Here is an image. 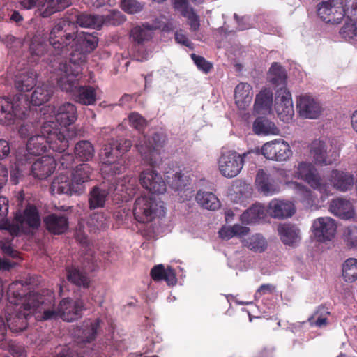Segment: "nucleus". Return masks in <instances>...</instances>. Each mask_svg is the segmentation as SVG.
Instances as JSON below:
<instances>
[{
  "label": "nucleus",
  "instance_id": "f257e3e1",
  "mask_svg": "<svg viewBox=\"0 0 357 357\" xmlns=\"http://www.w3.org/2000/svg\"><path fill=\"white\" fill-rule=\"evenodd\" d=\"M69 26L66 20L56 23L50 33V44L57 54H63V57L72 64L82 66L86 61V54L97 47L98 39L96 36L86 33H67Z\"/></svg>",
  "mask_w": 357,
  "mask_h": 357
},
{
  "label": "nucleus",
  "instance_id": "f03ea898",
  "mask_svg": "<svg viewBox=\"0 0 357 357\" xmlns=\"http://www.w3.org/2000/svg\"><path fill=\"white\" fill-rule=\"evenodd\" d=\"M22 287V283L17 281L11 283L8 288V300L13 306L12 309L9 307L7 309L6 326L13 333L26 329L28 320L33 314L36 319L43 321L42 313L38 310L40 303L35 299V296L39 297V294L30 293L26 295Z\"/></svg>",
  "mask_w": 357,
  "mask_h": 357
},
{
  "label": "nucleus",
  "instance_id": "7ed1b4c3",
  "mask_svg": "<svg viewBox=\"0 0 357 357\" xmlns=\"http://www.w3.org/2000/svg\"><path fill=\"white\" fill-rule=\"evenodd\" d=\"M40 305L38 310L42 313L43 320L62 319L65 321H73L82 316V311L85 310L84 302L81 299L73 301L66 298L61 301L59 306L55 307L54 297L51 294L47 295L39 294L36 297Z\"/></svg>",
  "mask_w": 357,
  "mask_h": 357
},
{
  "label": "nucleus",
  "instance_id": "20e7f679",
  "mask_svg": "<svg viewBox=\"0 0 357 357\" xmlns=\"http://www.w3.org/2000/svg\"><path fill=\"white\" fill-rule=\"evenodd\" d=\"M27 157L16 156L15 165L20 174H29L38 179H44L54 172L56 162L54 156L46 155L40 158L33 155Z\"/></svg>",
  "mask_w": 357,
  "mask_h": 357
},
{
  "label": "nucleus",
  "instance_id": "39448f33",
  "mask_svg": "<svg viewBox=\"0 0 357 357\" xmlns=\"http://www.w3.org/2000/svg\"><path fill=\"white\" fill-rule=\"evenodd\" d=\"M132 142L129 139H112L100 150L99 156L103 164H112L110 171L114 174H121L126 169V161L122 155L130 150Z\"/></svg>",
  "mask_w": 357,
  "mask_h": 357
},
{
  "label": "nucleus",
  "instance_id": "423d86ee",
  "mask_svg": "<svg viewBox=\"0 0 357 357\" xmlns=\"http://www.w3.org/2000/svg\"><path fill=\"white\" fill-rule=\"evenodd\" d=\"M29 97L22 93L11 98L0 97V123L3 125L14 124L17 119L28 116Z\"/></svg>",
  "mask_w": 357,
  "mask_h": 357
},
{
  "label": "nucleus",
  "instance_id": "0eeeda50",
  "mask_svg": "<svg viewBox=\"0 0 357 357\" xmlns=\"http://www.w3.org/2000/svg\"><path fill=\"white\" fill-rule=\"evenodd\" d=\"M56 75L58 86L71 95L79 86L82 68L77 64H72L67 59H58L57 63L52 67Z\"/></svg>",
  "mask_w": 357,
  "mask_h": 357
},
{
  "label": "nucleus",
  "instance_id": "6e6552de",
  "mask_svg": "<svg viewBox=\"0 0 357 357\" xmlns=\"http://www.w3.org/2000/svg\"><path fill=\"white\" fill-rule=\"evenodd\" d=\"M40 132L46 135L48 148L60 153L67 149L70 142L77 135L73 130L60 128L54 120L43 122Z\"/></svg>",
  "mask_w": 357,
  "mask_h": 357
},
{
  "label": "nucleus",
  "instance_id": "1a4fd4ad",
  "mask_svg": "<svg viewBox=\"0 0 357 357\" xmlns=\"http://www.w3.org/2000/svg\"><path fill=\"white\" fill-rule=\"evenodd\" d=\"M165 142L161 133L155 132L151 137H141L135 144L142 160L152 167H157L160 160V149Z\"/></svg>",
  "mask_w": 357,
  "mask_h": 357
},
{
  "label": "nucleus",
  "instance_id": "9d476101",
  "mask_svg": "<svg viewBox=\"0 0 357 357\" xmlns=\"http://www.w3.org/2000/svg\"><path fill=\"white\" fill-rule=\"evenodd\" d=\"M133 214L136 220L146 223L156 217L164 216L165 211L162 202L151 197L142 196L135 202Z\"/></svg>",
  "mask_w": 357,
  "mask_h": 357
},
{
  "label": "nucleus",
  "instance_id": "9b49d317",
  "mask_svg": "<svg viewBox=\"0 0 357 357\" xmlns=\"http://www.w3.org/2000/svg\"><path fill=\"white\" fill-rule=\"evenodd\" d=\"M97 267L94 257L86 253L82 258L81 268L72 266L66 269L68 280L78 287L87 289L91 282L87 272L95 271Z\"/></svg>",
  "mask_w": 357,
  "mask_h": 357
},
{
  "label": "nucleus",
  "instance_id": "f8f14e48",
  "mask_svg": "<svg viewBox=\"0 0 357 357\" xmlns=\"http://www.w3.org/2000/svg\"><path fill=\"white\" fill-rule=\"evenodd\" d=\"M15 225H9L8 229L13 235L22 232L27 234L31 229H37L40 225L38 211L33 205L26 206L22 213H17L15 218Z\"/></svg>",
  "mask_w": 357,
  "mask_h": 357
},
{
  "label": "nucleus",
  "instance_id": "ddd939ff",
  "mask_svg": "<svg viewBox=\"0 0 357 357\" xmlns=\"http://www.w3.org/2000/svg\"><path fill=\"white\" fill-rule=\"evenodd\" d=\"M294 177L304 180L312 188L322 194L327 195L330 192L329 185L320 177L317 169L310 162H301L298 163L294 172Z\"/></svg>",
  "mask_w": 357,
  "mask_h": 357
},
{
  "label": "nucleus",
  "instance_id": "4468645a",
  "mask_svg": "<svg viewBox=\"0 0 357 357\" xmlns=\"http://www.w3.org/2000/svg\"><path fill=\"white\" fill-rule=\"evenodd\" d=\"M57 52H59V49L56 50L54 47H51L50 37L47 40H45L40 37L39 34H36L33 36L29 45L30 59L31 61L36 62L40 57L47 56L44 59L49 61L52 67V64L57 63L58 59L63 58V54H57Z\"/></svg>",
  "mask_w": 357,
  "mask_h": 357
},
{
  "label": "nucleus",
  "instance_id": "2eb2a0df",
  "mask_svg": "<svg viewBox=\"0 0 357 357\" xmlns=\"http://www.w3.org/2000/svg\"><path fill=\"white\" fill-rule=\"evenodd\" d=\"M234 151H228L222 153L218 160L220 174L227 178H233L241 171L244 165V157Z\"/></svg>",
  "mask_w": 357,
  "mask_h": 357
},
{
  "label": "nucleus",
  "instance_id": "dca6fc26",
  "mask_svg": "<svg viewBox=\"0 0 357 357\" xmlns=\"http://www.w3.org/2000/svg\"><path fill=\"white\" fill-rule=\"evenodd\" d=\"M343 0H324L317 6V14L323 21L339 24L344 17Z\"/></svg>",
  "mask_w": 357,
  "mask_h": 357
},
{
  "label": "nucleus",
  "instance_id": "f3484780",
  "mask_svg": "<svg viewBox=\"0 0 357 357\" xmlns=\"http://www.w3.org/2000/svg\"><path fill=\"white\" fill-rule=\"evenodd\" d=\"M275 109L278 117L284 122H289L294 115L291 94L286 87L276 90Z\"/></svg>",
  "mask_w": 357,
  "mask_h": 357
},
{
  "label": "nucleus",
  "instance_id": "a211bd4d",
  "mask_svg": "<svg viewBox=\"0 0 357 357\" xmlns=\"http://www.w3.org/2000/svg\"><path fill=\"white\" fill-rule=\"evenodd\" d=\"M296 109L300 116L305 119H317L321 113L320 102L310 93L301 94L296 99Z\"/></svg>",
  "mask_w": 357,
  "mask_h": 357
},
{
  "label": "nucleus",
  "instance_id": "6ab92c4d",
  "mask_svg": "<svg viewBox=\"0 0 357 357\" xmlns=\"http://www.w3.org/2000/svg\"><path fill=\"white\" fill-rule=\"evenodd\" d=\"M291 153L289 144L281 139L266 142L261 147V154L268 160L284 161Z\"/></svg>",
  "mask_w": 357,
  "mask_h": 357
},
{
  "label": "nucleus",
  "instance_id": "aec40b11",
  "mask_svg": "<svg viewBox=\"0 0 357 357\" xmlns=\"http://www.w3.org/2000/svg\"><path fill=\"white\" fill-rule=\"evenodd\" d=\"M142 186L152 194H163L166 191V183L162 176L153 169H146L139 174Z\"/></svg>",
  "mask_w": 357,
  "mask_h": 357
},
{
  "label": "nucleus",
  "instance_id": "412c9836",
  "mask_svg": "<svg viewBox=\"0 0 357 357\" xmlns=\"http://www.w3.org/2000/svg\"><path fill=\"white\" fill-rule=\"evenodd\" d=\"M313 231L317 241L324 242L331 240L336 231L334 220L329 217H321L314 220Z\"/></svg>",
  "mask_w": 357,
  "mask_h": 357
},
{
  "label": "nucleus",
  "instance_id": "4be33fe9",
  "mask_svg": "<svg viewBox=\"0 0 357 357\" xmlns=\"http://www.w3.org/2000/svg\"><path fill=\"white\" fill-rule=\"evenodd\" d=\"M51 190L57 194H82L80 184H76L73 178L70 179L68 176L62 173L54 178L51 184Z\"/></svg>",
  "mask_w": 357,
  "mask_h": 357
},
{
  "label": "nucleus",
  "instance_id": "5701e85b",
  "mask_svg": "<svg viewBox=\"0 0 357 357\" xmlns=\"http://www.w3.org/2000/svg\"><path fill=\"white\" fill-rule=\"evenodd\" d=\"M41 132V135L31 136L28 139L26 149L18 152L16 156L33 155L37 158L43 153L47 152L48 148L47 138Z\"/></svg>",
  "mask_w": 357,
  "mask_h": 357
},
{
  "label": "nucleus",
  "instance_id": "b1692460",
  "mask_svg": "<svg viewBox=\"0 0 357 357\" xmlns=\"http://www.w3.org/2000/svg\"><path fill=\"white\" fill-rule=\"evenodd\" d=\"M255 183L259 191L265 196H271L280 192L279 181L263 169L257 172Z\"/></svg>",
  "mask_w": 357,
  "mask_h": 357
},
{
  "label": "nucleus",
  "instance_id": "393cba45",
  "mask_svg": "<svg viewBox=\"0 0 357 357\" xmlns=\"http://www.w3.org/2000/svg\"><path fill=\"white\" fill-rule=\"evenodd\" d=\"M54 117L57 125L66 126L73 124L77 118V108L71 102H64L54 109Z\"/></svg>",
  "mask_w": 357,
  "mask_h": 357
},
{
  "label": "nucleus",
  "instance_id": "a878e982",
  "mask_svg": "<svg viewBox=\"0 0 357 357\" xmlns=\"http://www.w3.org/2000/svg\"><path fill=\"white\" fill-rule=\"evenodd\" d=\"M328 179L335 190L343 192L351 190L355 182L354 176L351 173L338 169H333Z\"/></svg>",
  "mask_w": 357,
  "mask_h": 357
},
{
  "label": "nucleus",
  "instance_id": "bb28decb",
  "mask_svg": "<svg viewBox=\"0 0 357 357\" xmlns=\"http://www.w3.org/2000/svg\"><path fill=\"white\" fill-rule=\"evenodd\" d=\"M43 222L47 230L55 235L65 233L69 226L68 218L64 214L56 213L45 216Z\"/></svg>",
  "mask_w": 357,
  "mask_h": 357
},
{
  "label": "nucleus",
  "instance_id": "cd10ccee",
  "mask_svg": "<svg viewBox=\"0 0 357 357\" xmlns=\"http://www.w3.org/2000/svg\"><path fill=\"white\" fill-rule=\"evenodd\" d=\"M71 12L68 21H66L69 24L70 23H76L82 27L97 29L102 27V20L100 15L80 13L77 10H71Z\"/></svg>",
  "mask_w": 357,
  "mask_h": 357
},
{
  "label": "nucleus",
  "instance_id": "c85d7f7f",
  "mask_svg": "<svg viewBox=\"0 0 357 357\" xmlns=\"http://www.w3.org/2000/svg\"><path fill=\"white\" fill-rule=\"evenodd\" d=\"M328 146L326 143L321 140H314L310 146V153L316 163L324 165H328L336 160L337 153L330 154L328 152Z\"/></svg>",
  "mask_w": 357,
  "mask_h": 357
},
{
  "label": "nucleus",
  "instance_id": "c756f323",
  "mask_svg": "<svg viewBox=\"0 0 357 357\" xmlns=\"http://www.w3.org/2000/svg\"><path fill=\"white\" fill-rule=\"evenodd\" d=\"M268 212L275 218L284 219L291 217L295 208L291 202L273 199L268 204Z\"/></svg>",
  "mask_w": 357,
  "mask_h": 357
},
{
  "label": "nucleus",
  "instance_id": "7c9ffc66",
  "mask_svg": "<svg viewBox=\"0 0 357 357\" xmlns=\"http://www.w3.org/2000/svg\"><path fill=\"white\" fill-rule=\"evenodd\" d=\"M330 211L342 219H350L354 216V208L351 202L343 198L333 199L329 206Z\"/></svg>",
  "mask_w": 357,
  "mask_h": 357
},
{
  "label": "nucleus",
  "instance_id": "2f4dec72",
  "mask_svg": "<svg viewBox=\"0 0 357 357\" xmlns=\"http://www.w3.org/2000/svg\"><path fill=\"white\" fill-rule=\"evenodd\" d=\"M73 100L84 105H93L96 102V91L91 86H79L72 94Z\"/></svg>",
  "mask_w": 357,
  "mask_h": 357
},
{
  "label": "nucleus",
  "instance_id": "473e14b6",
  "mask_svg": "<svg viewBox=\"0 0 357 357\" xmlns=\"http://www.w3.org/2000/svg\"><path fill=\"white\" fill-rule=\"evenodd\" d=\"M252 88L248 83L241 82L235 88L234 99L238 107L245 109L252 100Z\"/></svg>",
  "mask_w": 357,
  "mask_h": 357
},
{
  "label": "nucleus",
  "instance_id": "72a5a7b5",
  "mask_svg": "<svg viewBox=\"0 0 357 357\" xmlns=\"http://www.w3.org/2000/svg\"><path fill=\"white\" fill-rule=\"evenodd\" d=\"M281 241L285 245H292L300 238L298 228L291 224H281L278 228Z\"/></svg>",
  "mask_w": 357,
  "mask_h": 357
},
{
  "label": "nucleus",
  "instance_id": "f704fd0d",
  "mask_svg": "<svg viewBox=\"0 0 357 357\" xmlns=\"http://www.w3.org/2000/svg\"><path fill=\"white\" fill-rule=\"evenodd\" d=\"M272 104L273 93L270 89H264L256 96L255 112L257 114H265L271 109Z\"/></svg>",
  "mask_w": 357,
  "mask_h": 357
},
{
  "label": "nucleus",
  "instance_id": "c9c22d12",
  "mask_svg": "<svg viewBox=\"0 0 357 357\" xmlns=\"http://www.w3.org/2000/svg\"><path fill=\"white\" fill-rule=\"evenodd\" d=\"M151 275L154 281L165 280L168 285L176 283V274L172 268H165L162 264L155 266L151 271Z\"/></svg>",
  "mask_w": 357,
  "mask_h": 357
},
{
  "label": "nucleus",
  "instance_id": "e433bc0d",
  "mask_svg": "<svg viewBox=\"0 0 357 357\" xmlns=\"http://www.w3.org/2000/svg\"><path fill=\"white\" fill-rule=\"evenodd\" d=\"M70 4V0H43L42 8H40V15L43 17H48L53 13L65 9Z\"/></svg>",
  "mask_w": 357,
  "mask_h": 357
},
{
  "label": "nucleus",
  "instance_id": "4c0bfd02",
  "mask_svg": "<svg viewBox=\"0 0 357 357\" xmlns=\"http://www.w3.org/2000/svg\"><path fill=\"white\" fill-rule=\"evenodd\" d=\"M135 180L128 177H124L123 179L118 181L114 179V183L111 184L108 190L114 192L116 195H120L122 197L126 198V197L121 193L125 192L127 195L131 196L135 194Z\"/></svg>",
  "mask_w": 357,
  "mask_h": 357
},
{
  "label": "nucleus",
  "instance_id": "58836bf2",
  "mask_svg": "<svg viewBox=\"0 0 357 357\" xmlns=\"http://www.w3.org/2000/svg\"><path fill=\"white\" fill-rule=\"evenodd\" d=\"M253 131L258 135H278V128L275 123L264 117H258L255 119L252 126Z\"/></svg>",
  "mask_w": 357,
  "mask_h": 357
},
{
  "label": "nucleus",
  "instance_id": "ea45409f",
  "mask_svg": "<svg viewBox=\"0 0 357 357\" xmlns=\"http://www.w3.org/2000/svg\"><path fill=\"white\" fill-rule=\"evenodd\" d=\"M195 199L202 208L207 210L215 211L220 206L218 198L210 192L199 190Z\"/></svg>",
  "mask_w": 357,
  "mask_h": 357
},
{
  "label": "nucleus",
  "instance_id": "a19ab883",
  "mask_svg": "<svg viewBox=\"0 0 357 357\" xmlns=\"http://www.w3.org/2000/svg\"><path fill=\"white\" fill-rule=\"evenodd\" d=\"M36 73L29 70L16 76L15 85L19 91H29L36 86Z\"/></svg>",
  "mask_w": 357,
  "mask_h": 357
},
{
  "label": "nucleus",
  "instance_id": "79ce46f5",
  "mask_svg": "<svg viewBox=\"0 0 357 357\" xmlns=\"http://www.w3.org/2000/svg\"><path fill=\"white\" fill-rule=\"evenodd\" d=\"M53 93V89L48 84L37 86L31 96L30 102L34 105H41L47 102Z\"/></svg>",
  "mask_w": 357,
  "mask_h": 357
},
{
  "label": "nucleus",
  "instance_id": "37998d69",
  "mask_svg": "<svg viewBox=\"0 0 357 357\" xmlns=\"http://www.w3.org/2000/svg\"><path fill=\"white\" fill-rule=\"evenodd\" d=\"M92 169L87 163H82L76 167L72 173V177L75 183L80 184L82 193L85 190V183L90 180Z\"/></svg>",
  "mask_w": 357,
  "mask_h": 357
},
{
  "label": "nucleus",
  "instance_id": "c03bdc74",
  "mask_svg": "<svg viewBox=\"0 0 357 357\" xmlns=\"http://www.w3.org/2000/svg\"><path fill=\"white\" fill-rule=\"evenodd\" d=\"M94 148L88 140H81L77 142L74 148L75 156L82 161H89L94 156Z\"/></svg>",
  "mask_w": 357,
  "mask_h": 357
},
{
  "label": "nucleus",
  "instance_id": "a18cd8bd",
  "mask_svg": "<svg viewBox=\"0 0 357 357\" xmlns=\"http://www.w3.org/2000/svg\"><path fill=\"white\" fill-rule=\"evenodd\" d=\"M287 74L285 70L278 63H273L269 70V80L277 89L285 87Z\"/></svg>",
  "mask_w": 357,
  "mask_h": 357
},
{
  "label": "nucleus",
  "instance_id": "49530a36",
  "mask_svg": "<svg viewBox=\"0 0 357 357\" xmlns=\"http://www.w3.org/2000/svg\"><path fill=\"white\" fill-rule=\"evenodd\" d=\"M108 190L98 187H94L89 195V204L91 210L105 206Z\"/></svg>",
  "mask_w": 357,
  "mask_h": 357
},
{
  "label": "nucleus",
  "instance_id": "de8ad7c7",
  "mask_svg": "<svg viewBox=\"0 0 357 357\" xmlns=\"http://www.w3.org/2000/svg\"><path fill=\"white\" fill-rule=\"evenodd\" d=\"M264 208L260 204H254L241 215V220L243 223L251 224L264 217Z\"/></svg>",
  "mask_w": 357,
  "mask_h": 357
},
{
  "label": "nucleus",
  "instance_id": "09e8293b",
  "mask_svg": "<svg viewBox=\"0 0 357 357\" xmlns=\"http://www.w3.org/2000/svg\"><path fill=\"white\" fill-rule=\"evenodd\" d=\"M87 225L93 232L105 229L109 226V217L102 212L93 213L90 215Z\"/></svg>",
  "mask_w": 357,
  "mask_h": 357
},
{
  "label": "nucleus",
  "instance_id": "8fccbe9b",
  "mask_svg": "<svg viewBox=\"0 0 357 357\" xmlns=\"http://www.w3.org/2000/svg\"><path fill=\"white\" fill-rule=\"evenodd\" d=\"M243 245L256 252H262L266 248V239L259 234H255L243 241Z\"/></svg>",
  "mask_w": 357,
  "mask_h": 357
},
{
  "label": "nucleus",
  "instance_id": "3c124183",
  "mask_svg": "<svg viewBox=\"0 0 357 357\" xmlns=\"http://www.w3.org/2000/svg\"><path fill=\"white\" fill-rule=\"evenodd\" d=\"M342 276L347 282L357 280V259L349 258L342 265Z\"/></svg>",
  "mask_w": 357,
  "mask_h": 357
},
{
  "label": "nucleus",
  "instance_id": "603ef678",
  "mask_svg": "<svg viewBox=\"0 0 357 357\" xmlns=\"http://www.w3.org/2000/svg\"><path fill=\"white\" fill-rule=\"evenodd\" d=\"M102 21V26L105 24L107 26H117L122 24L125 19L121 12L118 10H112L105 15H100Z\"/></svg>",
  "mask_w": 357,
  "mask_h": 357
},
{
  "label": "nucleus",
  "instance_id": "864d4df0",
  "mask_svg": "<svg viewBox=\"0 0 357 357\" xmlns=\"http://www.w3.org/2000/svg\"><path fill=\"white\" fill-rule=\"evenodd\" d=\"M357 20H347L344 26L340 30V34L346 40H350L354 37H357Z\"/></svg>",
  "mask_w": 357,
  "mask_h": 357
},
{
  "label": "nucleus",
  "instance_id": "5fc2aeb1",
  "mask_svg": "<svg viewBox=\"0 0 357 357\" xmlns=\"http://www.w3.org/2000/svg\"><path fill=\"white\" fill-rule=\"evenodd\" d=\"M2 349L9 351L13 357H26V354L24 347L14 341H6L2 344Z\"/></svg>",
  "mask_w": 357,
  "mask_h": 357
},
{
  "label": "nucleus",
  "instance_id": "6e6d98bb",
  "mask_svg": "<svg viewBox=\"0 0 357 357\" xmlns=\"http://www.w3.org/2000/svg\"><path fill=\"white\" fill-rule=\"evenodd\" d=\"M189 183L188 176L185 175L181 171L174 174L170 181V186L176 191L182 190Z\"/></svg>",
  "mask_w": 357,
  "mask_h": 357
},
{
  "label": "nucleus",
  "instance_id": "4d7b16f0",
  "mask_svg": "<svg viewBox=\"0 0 357 357\" xmlns=\"http://www.w3.org/2000/svg\"><path fill=\"white\" fill-rule=\"evenodd\" d=\"M343 239L348 247H357V227L351 226L345 228L343 234Z\"/></svg>",
  "mask_w": 357,
  "mask_h": 357
},
{
  "label": "nucleus",
  "instance_id": "13d9d810",
  "mask_svg": "<svg viewBox=\"0 0 357 357\" xmlns=\"http://www.w3.org/2000/svg\"><path fill=\"white\" fill-rule=\"evenodd\" d=\"M344 17L357 20V0H343Z\"/></svg>",
  "mask_w": 357,
  "mask_h": 357
},
{
  "label": "nucleus",
  "instance_id": "bf43d9fd",
  "mask_svg": "<svg viewBox=\"0 0 357 357\" xmlns=\"http://www.w3.org/2000/svg\"><path fill=\"white\" fill-rule=\"evenodd\" d=\"M190 56L199 70L204 73H208L213 68V64L206 61L203 56L196 55L195 54H192Z\"/></svg>",
  "mask_w": 357,
  "mask_h": 357
},
{
  "label": "nucleus",
  "instance_id": "052dcab7",
  "mask_svg": "<svg viewBox=\"0 0 357 357\" xmlns=\"http://www.w3.org/2000/svg\"><path fill=\"white\" fill-rule=\"evenodd\" d=\"M121 8L129 14H135L142 10V6L136 0H123Z\"/></svg>",
  "mask_w": 357,
  "mask_h": 357
},
{
  "label": "nucleus",
  "instance_id": "680f3d73",
  "mask_svg": "<svg viewBox=\"0 0 357 357\" xmlns=\"http://www.w3.org/2000/svg\"><path fill=\"white\" fill-rule=\"evenodd\" d=\"M129 121L131 126L138 130H142L146 125V119L137 112L130 114Z\"/></svg>",
  "mask_w": 357,
  "mask_h": 357
},
{
  "label": "nucleus",
  "instance_id": "e2e57ef3",
  "mask_svg": "<svg viewBox=\"0 0 357 357\" xmlns=\"http://www.w3.org/2000/svg\"><path fill=\"white\" fill-rule=\"evenodd\" d=\"M183 16L188 18V24L192 31H196L199 29L200 26L199 19L194 12L193 9H191L188 12L185 13Z\"/></svg>",
  "mask_w": 357,
  "mask_h": 357
},
{
  "label": "nucleus",
  "instance_id": "0e129e2a",
  "mask_svg": "<svg viewBox=\"0 0 357 357\" xmlns=\"http://www.w3.org/2000/svg\"><path fill=\"white\" fill-rule=\"evenodd\" d=\"M130 37L135 42L141 43L147 39L148 35L144 29L140 26H136L131 30Z\"/></svg>",
  "mask_w": 357,
  "mask_h": 357
},
{
  "label": "nucleus",
  "instance_id": "69168bd1",
  "mask_svg": "<svg viewBox=\"0 0 357 357\" xmlns=\"http://www.w3.org/2000/svg\"><path fill=\"white\" fill-rule=\"evenodd\" d=\"M288 185L291 188L295 190V192L304 197H308L310 195V190L303 184L298 182H290Z\"/></svg>",
  "mask_w": 357,
  "mask_h": 357
},
{
  "label": "nucleus",
  "instance_id": "338daca9",
  "mask_svg": "<svg viewBox=\"0 0 357 357\" xmlns=\"http://www.w3.org/2000/svg\"><path fill=\"white\" fill-rule=\"evenodd\" d=\"M55 159L56 161L59 160V162L63 169H67L72 167L74 161V156L70 153H66Z\"/></svg>",
  "mask_w": 357,
  "mask_h": 357
},
{
  "label": "nucleus",
  "instance_id": "774afa93",
  "mask_svg": "<svg viewBox=\"0 0 357 357\" xmlns=\"http://www.w3.org/2000/svg\"><path fill=\"white\" fill-rule=\"evenodd\" d=\"M308 320L311 326L322 327L326 326L327 324V317L325 315H319V311L317 312L312 317L309 318Z\"/></svg>",
  "mask_w": 357,
  "mask_h": 357
}]
</instances>
